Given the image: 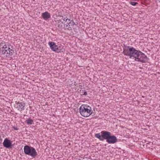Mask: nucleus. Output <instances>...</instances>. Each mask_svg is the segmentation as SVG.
Returning <instances> with one entry per match:
<instances>
[{"label": "nucleus", "instance_id": "15", "mask_svg": "<svg viewBox=\"0 0 160 160\" xmlns=\"http://www.w3.org/2000/svg\"><path fill=\"white\" fill-rule=\"evenodd\" d=\"M129 3L130 4L132 5L133 6H135L136 5L138 4V3L137 2H133L132 1H130L129 2Z\"/></svg>", "mask_w": 160, "mask_h": 160}, {"label": "nucleus", "instance_id": "10", "mask_svg": "<svg viewBox=\"0 0 160 160\" xmlns=\"http://www.w3.org/2000/svg\"><path fill=\"white\" fill-rule=\"evenodd\" d=\"M17 105L19 108L22 110H23L24 109V107L25 106V103L24 102H18Z\"/></svg>", "mask_w": 160, "mask_h": 160}, {"label": "nucleus", "instance_id": "12", "mask_svg": "<svg viewBox=\"0 0 160 160\" xmlns=\"http://www.w3.org/2000/svg\"><path fill=\"white\" fill-rule=\"evenodd\" d=\"M79 92L81 95H84L86 96L87 94V92L85 91V90L81 89Z\"/></svg>", "mask_w": 160, "mask_h": 160}, {"label": "nucleus", "instance_id": "8", "mask_svg": "<svg viewBox=\"0 0 160 160\" xmlns=\"http://www.w3.org/2000/svg\"><path fill=\"white\" fill-rule=\"evenodd\" d=\"M12 141L6 138L5 139L3 143V145L4 147L7 148H11L12 146Z\"/></svg>", "mask_w": 160, "mask_h": 160}, {"label": "nucleus", "instance_id": "21", "mask_svg": "<svg viewBox=\"0 0 160 160\" xmlns=\"http://www.w3.org/2000/svg\"><path fill=\"white\" fill-rule=\"evenodd\" d=\"M142 98H144V96H142Z\"/></svg>", "mask_w": 160, "mask_h": 160}, {"label": "nucleus", "instance_id": "1", "mask_svg": "<svg viewBox=\"0 0 160 160\" xmlns=\"http://www.w3.org/2000/svg\"><path fill=\"white\" fill-rule=\"evenodd\" d=\"M100 133H97L95 134V137L98 138L100 140L103 141L105 139L108 143L114 144L117 142V139L114 135H112L110 132L106 131H102Z\"/></svg>", "mask_w": 160, "mask_h": 160}, {"label": "nucleus", "instance_id": "6", "mask_svg": "<svg viewBox=\"0 0 160 160\" xmlns=\"http://www.w3.org/2000/svg\"><path fill=\"white\" fill-rule=\"evenodd\" d=\"M134 60L142 63H146L148 62L149 58L144 53L139 50L134 58Z\"/></svg>", "mask_w": 160, "mask_h": 160}, {"label": "nucleus", "instance_id": "19", "mask_svg": "<svg viewBox=\"0 0 160 160\" xmlns=\"http://www.w3.org/2000/svg\"><path fill=\"white\" fill-rule=\"evenodd\" d=\"M2 139L1 138V136H0V144L2 143Z\"/></svg>", "mask_w": 160, "mask_h": 160}, {"label": "nucleus", "instance_id": "2", "mask_svg": "<svg viewBox=\"0 0 160 160\" xmlns=\"http://www.w3.org/2000/svg\"><path fill=\"white\" fill-rule=\"evenodd\" d=\"M123 48V54L127 56H129L130 58L134 59L139 50H138L133 47L125 46Z\"/></svg>", "mask_w": 160, "mask_h": 160}, {"label": "nucleus", "instance_id": "9", "mask_svg": "<svg viewBox=\"0 0 160 160\" xmlns=\"http://www.w3.org/2000/svg\"><path fill=\"white\" fill-rule=\"evenodd\" d=\"M42 16L43 19L45 20H47L51 17L49 13L47 12H46L42 14Z\"/></svg>", "mask_w": 160, "mask_h": 160}, {"label": "nucleus", "instance_id": "3", "mask_svg": "<svg viewBox=\"0 0 160 160\" xmlns=\"http://www.w3.org/2000/svg\"><path fill=\"white\" fill-rule=\"evenodd\" d=\"M14 48L10 44H5L3 47L0 48V53L5 55L7 57H9L12 55L14 53Z\"/></svg>", "mask_w": 160, "mask_h": 160}, {"label": "nucleus", "instance_id": "20", "mask_svg": "<svg viewBox=\"0 0 160 160\" xmlns=\"http://www.w3.org/2000/svg\"><path fill=\"white\" fill-rule=\"evenodd\" d=\"M70 22V21H68L67 22H67V23L66 24H68V22Z\"/></svg>", "mask_w": 160, "mask_h": 160}, {"label": "nucleus", "instance_id": "5", "mask_svg": "<svg viewBox=\"0 0 160 160\" xmlns=\"http://www.w3.org/2000/svg\"><path fill=\"white\" fill-rule=\"evenodd\" d=\"M24 152L25 154L31 156L35 158L38 155L35 149L33 147L26 145L24 147Z\"/></svg>", "mask_w": 160, "mask_h": 160}, {"label": "nucleus", "instance_id": "4", "mask_svg": "<svg viewBox=\"0 0 160 160\" xmlns=\"http://www.w3.org/2000/svg\"><path fill=\"white\" fill-rule=\"evenodd\" d=\"M79 112L81 115L85 117H87L92 113L91 107L87 104H82L79 108Z\"/></svg>", "mask_w": 160, "mask_h": 160}, {"label": "nucleus", "instance_id": "7", "mask_svg": "<svg viewBox=\"0 0 160 160\" xmlns=\"http://www.w3.org/2000/svg\"><path fill=\"white\" fill-rule=\"evenodd\" d=\"M48 44L51 49L52 51L57 52H63V49H60V47H58L54 42L49 41L48 43Z\"/></svg>", "mask_w": 160, "mask_h": 160}, {"label": "nucleus", "instance_id": "17", "mask_svg": "<svg viewBox=\"0 0 160 160\" xmlns=\"http://www.w3.org/2000/svg\"><path fill=\"white\" fill-rule=\"evenodd\" d=\"M78 87L79 88L81 89L82 88V85H79L78 86Z\"/></svg>", "mask_w": 160, "mask_h": 160}, {"label": "nucleus", "instance_id": "16", "mask_svg": "<svg viewBox=\"0 0 160 160\" xmlns=\"http://www.w3.org/2000/svg\"><path fill=\"white\" fill-rule=\"evenodd\" d=\"M63 20L64 21H65V22H67L68 21H70V19H68V18H64V19H63Z\"/></svg>", "mask_w": 160, "mask_h": 160}, {"label": "nucleus", "instance_id": "18", "mask_svg": "<svg viewBox=\"0 0 160 160\" xmlns=\"http://www.w3.org/2000/svg\"><path fill=\"white\" fill-rule=\"evenodd\" d=\"M13 128L15 130H17L18 129L17 127H13Z\"/></svg>", "mask_w": 160, "mask_h": 160}, {"label": "nucleus", "instance_id": "14", "mask_svg": "<svg viewBox=\"0 0 160 160\" xmlns=\"http://www.w3.org/2000/svg\"><path fill=\"white\" fill-rule=\"evenodd\" d=\"M63 25V23L61 22V20L58 21V27L59 28H62V27Z\"/></svg>", "mask_w": 160, "mask_h": 160}, {"label": "nucleus", "instance_id": "11", "mask_svg": "<svg viewBox=\"0 0 160 160\" xmlns=\"http://www.w3.org/2000/svg\"><path fill=\"white\" fill-rule=\"evenodd\" d=\"M70 22H68V24H66L67 27H68L69 28V26H73L75 24V23L73 20H70Z\"/></svg>", "mask_w": 160, "mask_h": 160}, {"label": "nucleus", "instance_id": "13", "mask_svg": "<svg viewBox=\"0 0 160 160\" xmlns=\"http://www.w3.org/2000/svg\"><path fill=\"white\" fill-rule=\"evenodd\" d=\"M26 122L27 124L31 125L33 123V121L32 119L29 118L26 120Z\"/></svg>", "mask_w": 160, "mask_h": 160}]
</instances>
